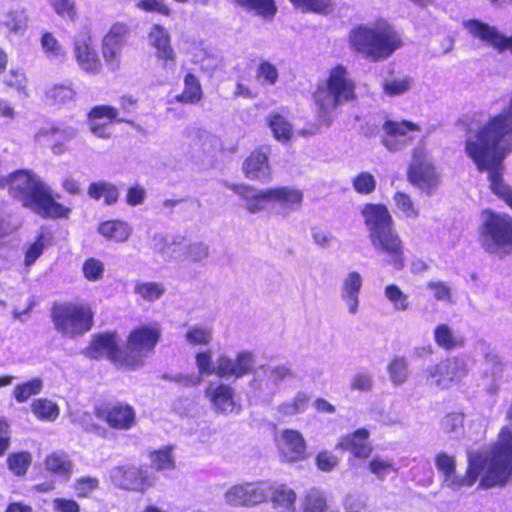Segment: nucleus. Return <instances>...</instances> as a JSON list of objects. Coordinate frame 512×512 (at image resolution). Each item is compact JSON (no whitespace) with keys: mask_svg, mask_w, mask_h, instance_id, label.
<instances>
[{"mask_svg":"<svg viewBox=\"0 0 512 512\" xmlns=\"http://www.w3.org/2000/svg\"><path fill=\"white\" fill-rule=\"evenodd\" d=\"M369 431L365 428L357 429L352 434L340 439L336 448L351 452L357 458H367L372 452L368 442Z\"/></svg>","mask_w":512,"mask_h":512,"instance_id":"obj_30","label":"nucleus"},{"mask_svg":"<svg viewBox=\"0 0 512 512\" xmlns=\"http://www.w3.org/2000/svg\"><path fill=\"white\" fill-rule=\"evenodd\" d=\"M469 360L464 355L446 358L424 371L429 386L444 390L460 383L469 373Z\"/></svg>","mask_w":512,"mask_h":512,"instance_id":"obj_9","label":"nucleus"},{"mask_svg":"<svg viewBox=\"0 0 512 512\" xmlns=\"http://www.w3.org/2000/svg\"><path fill=\"white\" fill-rule=\"evenodd\" d=\"M268 125L276 140L287 142L293 135L291 123L280 113H271L268 117Z\"/></svg>","mask_w":512,"mask_h":512,"instance_id":"obj_41","label":"nucleus"},{"mask_svg":"<svg viewBox=\"0 0 512 512\" xmlns=\"http://www.w3.org/2000/svg\"><path fill=\"white\" fill-rule=\"evenodd\" d=\"M232 189L241 197L244 207L250 213H259L271 204L270 188L257 189L255 187L242 184L233 185Z\"/></svg>","mask_w":512,"mask_h":512,"instance_id":"obj_29","label":"nucleus"},{"mask_svg":"<svg viewBox=\"0 0 512 512\" xmlns=\"http://www.w3.org/2000/svg\"><path fill=\"white\" fill-rule=\"evenodd\" d=\"M73 56L86 73L96 75L102 69V63L93 45V38L88 30L77 33L73 42Z\"/></svg>","mask_w":512,"mask_h":512,"instance_id":"obj_14","label":"nucleus"},{"mask_svg":"<svg viewBox=\"0 0 512 512\" xmlns=\"http://www.w3.org/2000/svg\"><path fill=\"white\" fill-rule=\"evenodd\" d=\"M385 297L388 301L393 305V308L396 311H405L407 310L408 296L402 292V290L395 284H390L385 287L384 290Z\"/></svg>","mask_w":512,"mask_h":512,"instance_id":"obj_58","label":"nucleus"},{"mask_svg":"<svg viewBox=\"0 0 512 512\" xmlns=\"http://www.w3.org/2000/svg\"><path fill=\"white\" fill-rule=\"evenodd\" d=\"M43 389V381L33 378L27 382L18 384L13 390V395L18 403L26 402L30 397L39 394Z\"/></svg>","mask_w":512,"mask_h":512,"instance_id":"obj_48","label":"nucleus"},{"mask_svg":"<svg viewBox=\"0 0 512 512\" xmlns=\"http://www.w3.org/2000/svg\"><path fill=\"white\" fill-rule=\"evenodd\" d=\"M369 470L378 479L384 480L389 472H397V468L391 459L374 456L369 462Z\"/></svg>","mask_w":512,"mask_h":512,"instance_id":"obj_56","label":"nucleus"},{"mask_svg":"<svg viewBox=\"0 0 512 512\" xmlns=\"http://www.w3.org/2000/svg\"><path fill=\"white\" fill-rule=\"evenodd\" d=\"M349 47L371 61L389 58L402 47L400 34L384 19L354 26L348 34Z\"/></svg>","mask_w":512,"mask_h":512,"instance_id":"obj_3","label":"nucleus"},{"mask_svg":"<svg viewBox=\"0 0 512 512\" xmlns=\"http://www.w3.org/2000/svg\"><path fill=\"white\" fill-rule=\"evenodd\" d=\"M393 200L398 210L407 218L415 219L419 216V209L409 195L403 192H396Z\"/></svg>","mask_w":512,"mask_h":512,"instance_id":"obj_63","label":"nucleus"},{"mask_svg":"<svg viewBox=\"0 0 512 512\" xmlns=\"http://www.w3.org/2000/svg\"><path fill=\"white\" fill-rule=\"evenodd\" d=\"M46 469L54 474L69 478L73 464L64 452H54L45 461Z\"/></svg>","mask_w":512,"mask_h":512,"instance_id":"obj_42","label":"nucleus"},{"mask_svg":"<svg viewBox=\"0 0 512 512\" xmlns=\"http://www.w3.org/2000/svg\"><path fill=\"white\" fill-rule=\"evenodd\" d=\"M269 489V481L245 482L228 488L223 499L230 507L251 508L268 500Z\"/></svg>","mask_w":512,"mask_h":512,"instance_id":"obj_11","label":"nucleus"},{"mask_svg":"<svg viewBox=\"0 0 512 512\" xmlns=\"http://www.w3.org/2000/svg\"><path fill=\"white\" fill-rule=\"evenodd\" d=\"M352 185L357 193L368 195L375 190L376 179L370 172L363 171L353 178Z\"/></svg>","mask_w":512,"mask_h":512,"instance_id":"obj_62","label":"nucleus"},{"mask_svg":"<svg viewBox=\"0 0 512 512\" xmlns=\"http://www.w3.org/2000/svg\"><path fill=\"white\" fill-rule=\"evenodd\" d=\"M185 339L192 346H208L213 339V329L207 325H192L187 329Z\"/></svg>","mask_w":512,"mask_h":512,"instance_id":"obj_45","label":"nucleus"},{"mask_svg":"<svg viewBox=\"0 0 512 512\" xmlns=\"http://www.w3.org/2000/svg\"><path fill=\"white\" fill-rule=\"evenodd\" d=\"M205 397L212 408L219 414H239L241 404L235 399L234 388L224 383H210L205 390Z\"/></svg>","mask_w":512,"mask_h":512,"instance_id":"obj_19","label":"nucleus"},{"mask_svg":"<svg viewBox=\"0 0 512 512\" xmlns=\"http://www.w3.org/2000/svg\"><path fill=\"white\" fill-rule=\"evenodd\" d=\"M210 48L204 41L192 37H186L180 43V50L190 57L193 63H196L203 55H206Z\"/></svg>","mask_w":512,"mask_h":512,"instance_id":"obj_49","label":"nucleus"},{"mask_svg":"<svg viewBox=\"0 0 512 512\" xmlns=\"http://www.w3.org/2000/svg\"><path fill=\"white\" fill-rule=\"evenodd\" d=\"M363 286V277L357 271H351L343 278L340 287V299L345 304L350 315L359 312L360 292Z\"/></svg>","mask_w":512,"mask_h":512,"instance_id":"obj_27","label":"nucleus"},{"mask_svg":"<svg viewBox=\"0 0 512 512\" xmlns=\"http://www.w3.org/2000/svg\"><path fill=\"white\" fill-rule=\"evenodd\" d=\"M464 417L460 413H451L446 415L442 422L443 432L451 437H458L463 431Z\"/></svg>","mask_w":512,"mask_h":512,"instance_id":"obj_64","label":"nucleus"},{"mask_svg":"<svg viewBox=\"0 0 512 512\" xmlns=\"http://www.w3.org/2000/svg\"><path fill=\"white\" fill-rule=\"evenodd\" d=\"M7 462L9 469L15 475L22 476L27 472L32 462V457L31 454L28 452H18L11 454L8 457Z\"/></svg>","mask_w":512,"mask_h":512,"instance_id":"obj_57","label":"nucleus"},{"mask_svg":"<svg viewBox=\"0 0 512 512\" xmlns=\"http://www.w3.org/2000/svg\"><path fill=\"white\" fill-rule=\"evenodd\" d=\"M3 81H4L5 85L8 86L9 88L14 89L21 95L28 96V92H27L28 80H27L26 74L23 70L11 69L4 76Z\"/></svg>","mask_w":512,"mask_h":512,"instance_id":"obj_55","label":"nucleus"},{"mask_svg":"<svg viewBox=\"0 0 512 512\" xmlns=\"http://www.w3.org/2000/svg\"><path fill=\"white\" fill-rule=\"evenodd\" d=\"M88 195L95 200H99L103 197L105 203L111 205L117 201L119 193L114 184L100 181L94 182L89 186Z\"/></svg>","mask_w":512,"mask_h":512,"instance_id":"obj_44","label":"nucleus"},{"mask_svg":"<svg viewBox=\"0 0 512 512\" xmlns=\"http://www.w3.org/2000/svg\"><path fill=\"white\" fill-rule=\"evenodd\" d=\"M28 23L27 12L23 7H16L11 9L6 14V19L3 25L9 30L10 33L22 35L26 31Z\"/></svg>","mask_w":512,"mask_h":512,"instance_id":"obj_43","label":"nucleus"},{"mask_svg":"<svg viewBox=\"0 0 512 512\" xmlns=\"http://www.w3.org/2000/svg\"><path fill=\"white\" fill-rule=\"evenodd\" d=\"M129 26L124 22L114 23L102 39V56L111 70L119 68L122 50L129 36Z\"/></svg>","mask_w":512,"mask_h":512,"instance_id":"obj_12","label":"nucleus"},{"mask_svg":"<svg viewBox=\"0 0 512 512\" xmlns=\"http://www.w3.org/2000/svg\"><path fill=\"white\" fill-rule=\"evenodd\" d=\"M52 236L47 231H41L35 241L29 243L25 248L24 265L32 266L43 254L44 250L51 244Z\"/></svg>","mask_w":512,"mask_h":512,"instance_id":"obj_37","label":"nucleus"},{"mask_svg":"<svg viewBox=\"0 0 512 512\" xmlns=\"http://www.w3.org/2000/svg\"><path fill=\"white\" fill-rule=\"evenodd\" d=\"M195 365L200 376H217L218 358L216 362L213 361L211 350L208 349L197 352L195 355Z\"/></svg>","mask_w":512,"mask_h":512,"instance_id":"obj_51","label":"nucleus"},{"mask_svg":"<svg viewBox=\"0 0 512 512\" xmlns=\"http://www.w3.org/2000/svg\"><path fill=\"white\" fill-rule=\"evenodd\" d=\"M41 49L45 57L53 63H63L67 58V52L59 40L50 32L42 34L40 39Z\"/></svg>","mask_w":512,"mask_h":512,"instance_id":"obj_35","label":"nucleus"},{"mask_svg":"<svg viewBox=\"0 0 512 512\" xmlns=\"http://www.w3.org/2000/svg\"><path fill=\"white\" fill-rule=\"evenodd\" d=\"M202 98V88L197 77L187 73L184 77V90L176 96L178 102L185 104H195Z\"/></svg>","mask_w":512,"mask_h":512,"instance_id":"obj_39","label":"nucleus"},{"mask_svg":"<svg viewBox=\"0 0 512 512\" xmlns=\"http://www.w3.org/2000/svg\"><path fill=\"white\" fill-rule=\"evenodd\" d=\"M355 98V83L346 67L337 65L329 71L326 83L315 92L322 121L329 124L336 108Z\"/></svg>","mask_w":512,"mask_h":512,"instance_id":"obj_6","label":"nucleus"},{"mask_svg":"<svg viewBox=\"0 0 512 512\" xmlns=\"http://www.w3.org/2000/svg\"><path fill=\"white\" fill-rule=\"evenodd\" d=\"M469 466L464 477L458 476L456 471L443 479V486L453 491H458L463 487H471L479 476L484 475V461L481 455L469 453Z\"/></svg>","mask_w":512,"mask_h":512,"instance_id":"obj_26","label":"nucleus"},{"mask_svg":"<svg viewBox=\"0 0 512 512\" xmlns=\"http://www.w3.org/2000/svg\"><path fill=\"white\" fill-rule=\"evenodd\" d=\"M134 292L144 301L154 302L164 295L165 287L158 282L137 281L134 284Z\"/></svg>","mask_w":512,"mask_h":512,"instance_id":"obj_46","label":"nucleus"},{"mask_svg":"<svg viewBox=\"0 0 512 512\" xmlns=\"http://www.w3.org/2000/svg\"><path fill=\"white\" fill-rule=\"evenodd\" d=\"M88 355L92 358L106 356L116 365L126 367V352L118 346L117 336L113 333L96 337L88 349Z\"/></svg>","mask_w":512,"mask_h":512,"instance_id":"obj_24","label":"nucleus"},{"mask_svg":"<svg viewBox=\"0 0 512 512\" xmlns=\"http://www.w3.org/2000/svg\"><path fill=\"white\" fill-rule=\"evenodd\" d=\"M117 117L118 111L114 107L107 105L94 107L89 113L91 132L99 138H109L112 135V123L114 121H124Z\"/></svg>","mask_w":512,"mask_h":512,"instance_id":"obj_25","label":"nucleus"},{"mask_svg":"<svg viewBox=\"0 0 512 512\" xmlns=\"http://www.w3.org/2000/svg\"><path fill=\"white\" fill-rule=\"evenodd\" d=\"M254 366L255 358L253 353L249 351H241L237 353L235 358L221 354L218 356L217 377L240 379L250 374Z\"/></svg>","mask_w":512,"mask_h":512,"instance_id":"obj_17","label":"nucleus"},{"mask_svg":"<svg viewBox=\"0 0 512 512\" xmlns=\"http://www.w3.org/2000/svg\"><path fill=\"white\" fill-rule=\"evenodd\" d=\"M262 370L264 378L255 379V387L260 395L267 398H272L284 381L294 377V372L288 364L269 365Z\"/></svg>","mask_w":512,"mask_h":512,"instance_id":"obj_20","label":"nucleus"},{"mask_svg":"<svg viewBox=\"0 0 512 512\" xmlns=\"http://www.w3.org/2000/svg\"><path fill=\"white\" fill-rule=\"evenodd\" d=\"M269 497L278 512H294L297 495L288 485L269 481Z\"/></svg>","mask_w":512,"mask_h":512,"instance_id":"obj_31","label":"nucleus"},{"mask_svg":"<svg viewBox=\"0 0 512 512\" xmlns=\"http://www.w3.org/2000/svg\"><path fill=\"white\" fill-rule=\"evenodd\" d=\"M407 176L411 184L428 194L439 184V175L422 143L413 149Z\"/></svg>","mask_w":512,"mask_h":512,"instance_id":"obj_10","label":"nucleus"},{"mask_svg":"<svg viewBox=\"0 0 512 512\" xmlns=\"http://www.w3.org/2000/svg\"><path fill=\"white\" fill-rule=\"evenodd\" d=\"M434 340L436 344L445 349L453 350L463 346L464 340L457 335L447 324H439L434 330Z\"/></svg>","mask_w":512,"mask_h":512,"instance_id":"obj_36","label":"nucleus"},{"mask_svg":"<svg viewBox=\"0 0 512 512\" xmlns=\"http://www.w3.org/2000/svg\"><path fill=\"white\" fill-rule=\"evenodd\" d=\"M53 11L62 19L74 21L77 17L74 0H48Z\"/></svg>","mask_w":512,"mask_h":512,"instance_id":"obj_59","label":"nucleus"},{"mask_svg":"<svg viewBox=\"0 0 512 512\" xmlns=\"http://www.w3.org/2000/svg\"><path fill=\"white\" fill-rule=\"evenodd\" d=\"M370 242L379 254L386 256V262L396 270L405 266L403 242L394 228V222L383 204H366L361 210Z\"/></svg>","mask_w":512,"mask_h":512,"instance_id":"obj_2","label":"nucleus"},{"mask_svg":"<svg viewBox=\"0 0 512 512\" xmlns=\"http://www.w3.org/2000/svg\"><path fill=\"white\" fill-rule=\"evenodd\" d=\"M110 479L119 488L135 491H144L154 481L146 471L129 465L117 466L111 469Z\"/></svg>","mask_w":512,"mask_h":512,"instance_id":"obj_18","label":"nucleus"},{"mask_svg":"<svg viewBox=\"0 0 512 512\" xmlns=\"http://www.w3.org/2000/svg\"><path fill=\"white\" fill-rule=\"evenodd\" d=\"M413 78L410 76H401L386 79L382 83V89L385 95L393 97L400 96L408 92L413 85Z\"/></svg>","mask_w":512,"mask_h":512,"instance_id":"obj_47","label":"nucleus"},{"mask_svg":"<svg viewBox=\"0 0 512 512\" xmlns=\"http://www.w3.org/2000/svg\"><path fill=\"white\" fill-rule=\"evenodd\" d=\"M0 186L7 187L13 198L44 218H67L71 211L58 203L50 187L29 170H18L8 177H1Z\"/></svg>","mask_w":512,"mask_h":512,"instance_id":"obj_1","label":"nucleus"},{"mask_svg":"<svg viewBox=\"0 0 512 512\" xmlns=\"http://www.w3.org/2000/svg\"><path fill=\"white\" fill-rule=\"evenodd\" d=\"M148 43L156 50V57L162 61L166 73L173 74L176 70V53L171 46V37L166 28L154 24L148 32Z\"/></svg>","mask_w":512,"mask_h":512,"instance_id":"obj_15","label":"nucleus"},{"mask_svg":"<svg viewBox=\"0 0 512 512\" xmlns=\"http://www.w3.org/2000/svg\"><path fill=\"white\" fill-rule=\"evenodd\" d=\"M463 26L471 37L493 47L499 52L500 45L504 40V34H502L497 27L477 19L467 20L463 23Z\"/></svg>","mask_w":512,"mask_h":512,"instance_id":"obj_28","label":"nucleus"},{"mask_svg":"<svg viewBox=\"0 0 512 512\" xmlns=\"http://www.w3.org/2000/svg\"><path fill=\"white\" fill-rule=\"evenodd\" d=\"M310 403V396L303 391H299L295 394V396L279 404L276 408V415L278 419H285L287 417H292L301 413H304Z\"/></svg>","mask_w":512,"mask_h":512,"instance_id":"obj_34","label":"nucleus"},{"mask_svg":"<svg viewBox=\"0 0 512 512\" xmlns=\"http://www.w3.org/2000/svg\"><path fill=\"white\" fill-rule=\"evenodd\" d=\"M481 246L500 260L512 255V216L505 212L484 210L479 227Z\"/></svg>","mask_w":512,"mask_h":512,"instance_id":"obj_5","label":"nucleus"},{"mask_svg":"<svg viewBox=\"0 0 512 512\" xmlns=\"http://www.w3.org/2000/svg\"><path fill=\"white\" fill-rule=\"evenodd\" d=\"M195 64H198L203 72L211 76L221 67L222 58L215 49L210 48L206 55L200 57Z\"/></svg>","mask_w":512,"mask_h":512,"instance_id":"obj_61","label":"nucleus"},{"mask_svg":"<svg viewBox=\"0 0 512 512\" xmlns=\"http://www.w3.org/2000/svg\"><path fill=\"white\" fill-rule=\"evenodd\" d=\"M75 127L64 123L51 122L43 125L34 135L36 143L49 146L56 155L66 151L65 144L77 135Z\"/></svg>","mask_w":512,"mask_h":512,"instance_id":"obj_13","label":"nucleus"},{"mask_svg":"<svg viewBox=\"0 0 512 512\" xmlns=\"http://www.w3.org/2000/svg\"><path fill=\"white\" fill-rule=\"evenodd\" d=\"M387 371L394 385H402L408 379V362L404 357H395L388 364Z\"/></svg>","mask_w":512,"mask_h":512,"instance_id":"obj_50","label":"nucleus"},{"mask_svg":"<svg viewBox=\"0 0 512 512\" xmlns=\"http://www.w3.org/2000/svg\"><path fill=\"white\" fill-rule=\"evenodd\" d=\"M290 2L303 12L326 14L331 7V0H290Z\"/></svg>","mask_w":512,"mask_h":512,"instance_id":"obj_60","label":"nucleus"},{"mask_svg":"<svg viewBox=\"0 0 512 512\" xmlns=\"http://www.w3.org/2000/svg\"><path fill=\"white\" fill-rule=\"evenodd\" d=\"M47 101L51 103L65 104L74 99L76 92L70 85L55 84L46 93Z\"/></svg>","mask_w":512,"mask_h":512,"instance_id":"obj_52","label":"nucleus"},{"mask_svg":"<svg viewBox=\"0 0 512 512\" xmlns=\"http://www.w3.org/2000/svg\"><path fill=\"white\" fill-rule=\"evenodd\" d=\"M281 459L285 462H297L305 458L306 443L302 434L293 429L282 430L276 438Z\"/></svg>","mask_w":512,"mask_h":512,"instance_id":"obj_22","label":"nucleus"},{"mask_svg":"<svg viewBox=\"0 0 512 512\" xmlns=\"http://www.w3.org/2000/svg\"><path fill=\"white\" fill-rule=\"evenodd\" d=\"M271 204H278L284 211L297 210L303 201V193L301 190L290 186L272 187L270 188Z\"/></svg>","mask_w":512,"mask_h":512,"instance_id":"obj_32","label":"nucleus"},{"mask_svg":"<svg viewBox=\"0 0 512 512\" xmlns=\"http://www.w3.org/2000/svg\"><path fill=\"white\" fill-rule=\"evenodd\" d=\"M153 249L155 252L160 253L165 260L179 259L181 257V245L176 243L167 244L162 235H155L153 237Z\"/></svg>","mask_w":512,"mask_h":512,"instance_id":"obj_54","label":"nucleus"},{"mask_svg":"<svg viewBox=\"0 0 512 512\" xmlns=\"http://www.w3.org/2000/svg\"><path fill=\"white\" fill-rule=\"evenodd\" d=\"M132 226L122 220H108L102 222L98 227V232L107 240L124 243L132 234Z\"/></svg>","mask_w":512,"mask_h":512,"instance_id":"obj_33","label":"nucleus"},{"mask_svg":"<svg viewBox=\"0 0 512 512\" xmlns=\"http://www.w3.org/2000/svg\"><path fill=\"white\" fill-rule=\"evenodd\" d=\"M31 411L34 416L45 422H54L60 414L57 403L47 398H39L32 402Z\"/></svg>","mask_w":512,"mask_h":512,"instance_id":"obj_38","label":"nucleus"},{"mask_svg":"<svg viewBox=\"0 0 512 512\" xmlns=\"http://www.w3.org/2000/svg\"><path fill=\"white\" fill-rule=\"evenodd\" d=\"M51 317L59 333L75 338L91 330L94 313L88 304L65 302L52 307Z\"/></svg>","mask_w":512,"mask_h":512,"instance_id":"obj_7","label":"nucleus"},{"mask_svg":"<svg viewBox=\"0 0 512 512\" xmlns=\"http://www.w3.org/2000/svg\"><path fill=\"white\" fill-rule=\"evenodd\" d=\"M303 512H324L326 509V497L318 489H311L302 501Z\"/></svg>","mask_w":512,"mask_h":512,"instance_id":"obj_53","label":"nucleus"},{"mask_svg":"<svg viewBox=\"0 0 512 512\" xmlns=\"http://www.w3.org/2000/svg\"><path fill=\"white\" fill-rule=\"evenodd\" d=\"M383 145L390 151H400L413 140V133L420 132V127L410 121H387L384 126Z\"/></svg>","mask_w":512,"mask_h":512,"instance_id":"obj_16","label":"nucleus"},{"mask_svg":"<svg viewBox=\"0 0 512 512\" xmlns=\"http://www.w3.org/2000/svg\"><path fill=\"white\" fill-rule=\"evenodd\" d=\"M95 415L114 429L128 430L135 424L134 409L123 403L99 406L95 409Z\"/></svg>","mask_w":512,"mask_h":512,"instance_id":"obj_21","label":"nucleus"},{"mask_svg":"<svg viewBox=\"0 0 512 512\" xmlns=\"http://www.w3.org/2000/svg\"><path fill=\"white\" fill-rule=\"evenodd\" d=\"M271 148L261 146L251 152L243 163V172L250 180L266 183L271 179L272 168L269 163Z\"/></svg>","mask_w":512,"mask_h":512,"instance_id":"obj_23","label":"nucleus"},{"mask_svg":"<svg viewBox=\"0 0 512 512\" xmlns=\"http://www.w3.org/2000/svg\"><path fill=\"white\" fill-rule=\"evenodd\" d=\"M161 336L158 323L143 324L133 329L127 340L126 367L140 366L144 359L154 350Z\"/></svg>","mask_w":512,"mask_h":512,"instance_id":"obj_8","label":"nucleus"},{"mask_svg":"<svg viewBox=\"0 0 512 512\" xmlns=\"http://www.w3.org/2000/svg\"><path fill=\"white\" fill-rule=\"evenodd\" d=\"M236 3L246 11L254 12L264 19L273 18L277 12L274 0H236Z\"/></svg>","mask_w":512,"mask_h":512,"instance_id":"obj_40","label":"nucleus"},{"mask_svg":"<svg viewBox=\"0 0 512 512\" xmlns=\"http://www.w3.org/2000/svg\"><path fill=\"white\" fill-rule=\"evenodd\" d=\"M484 475L479 486L485 489L503 487L512 478V427L504 426L496 443L485 454Z\"/></svg>","mask_w":512,"mask_h":512,"instance_id":"obj_4","label":"nucleus"}]
</instances>
